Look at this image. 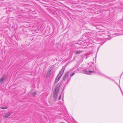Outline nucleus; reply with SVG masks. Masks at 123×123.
I'll list each match as a JSON object with an SVG mask.
<instances>
[{"label":"nucleus","instance_id":"10","mask_svg":"<svg viewBox=\"0 0 123 123\" xmlns=\"http://www.w3.org/2000/svg\"><path fill=\"white\" fill-rule=\"evenodd\" d=\"M36 93L35 92H34L33 93V96H36Z\"/></svg>","mask_w":123,"mask_h":123},{"label":"nucleus","instance_id":"11","mask_svg":"<svg viewBox=\"0 0 123 123\" xmlns=\"http://www.w3.org/2000/svg\"><path fill=\"white\" fill-rule=\"evenodd\" d=\"M52 69L51 68H50L48 70V72H49V73L51 71Z\"/></svg>","mask_w":123,"mask_h":123},{"label":"nucleus","instance_id":"9","mask_svg":"<svg viewBox=\"0 0 123 123\" xmlns=\"http://www.w3.org/2000/svg\"><path fill=\"white\" fill-rule=\"evenodd\" d=\"M7 107L6 106H5V107L2 106L1 107V108L2 109H7Z\"/></svg>","mask_w":123,"mask_h":123},{"label":"nucleus","instance_id":"14","mask_svg":"<svg viewBox=\"0 0 123 123\" xmlns=\"http://www.w3.org/2000/svg\"><path fill=\"white\" fill-rule=\"evenodd\" d=\"M123 34H122V33H121L119 34V35H122Z\"/></svg>","mask_w":123,"mask_h":123},{"label":"nucleus","instance_id":"15","mask_svg":"<svg viewBox=\"0 0 123 123\" xmlns=\"http://www.w3.org/2000/svg\"><path fill=\"white\" fill-rule=\"evenodd\" d=\"M88 56H86V59L87 58H88Z\"/></svg>","mask_w":123,"mask_h":123},{"label":"nucleus","instance_id":"13","mask_svg":"<svg viewBox=\"0 0 123 123\" xmlns=\"http://www.w3.org/2000/svg\"><path fill=\"white\" fill-rule=\"evenodd\" d=\"M120 90H121L122 93L123 94V92H122V90H121V89L120 87Z\"/></svg>","mask_w":123,"mask_h":123},{"label":"nucleus","instance_id":"1","mask_svg":"<svg viewBox=\"0 0 123 123\" xmlns=\"http://www.w3.org/2000/svg\"><path fill=\"white\" fill-rule=\"evenodd\" d=\"M81 72L84 74L91 75L95 73H98V74L100 75L104 76L105 77L108 79H110L109 77L104 75L102 72L98 70L94 66H92L91 65V63H89L87 66V68L85 70H82Z\"/></svg>","mask_w":123,"mask_h":123},{"label":"nucleus","instance_id":"12","mask_svg":"<svg viewBox=\"0 0 123 123\" xmlns=\"http://www.w3.org/2000/svg\"><path fill=\"white\" fill-rule=\"evenodd\" d=\"M61 94H62V93L61 94L60 96H59V98H58L59 100H60V99L61 98Z\"/></svg>","mask_w":123,"mask_h":123},{"label":"nucleus","instance_id":"3","mask_svg":"<svg viewBox=\"0 0 123 123\" xmlns=\"http://www.w3.org/2000/svg\"><path fill=\"white\" fill-rule=\"evenodd\" d=\"M65 67L64 66H63L59 74L55 79V83H57L59 80L63 73Z\"/></svg>","mask_w":123,"mask_h":123},{"label":"nucleus","instance_id":"16","mask_svg":"<svg viewBox=\"0 0 123 123\" xmlns=\"http://www.w3.org/2000/svg\"><path fill=\"white\" fill-rule=\"evenodd\" d=\"M74 68H73L72 69V71H73V70H74Z\"/></svg>","mask_w":123,"mask_h":123},{"label":"nucleus","instance_id":"5","mask_svg":"<svg viewBox=\"0 0 123 123\" xmlns=\"http://www.w3.org/2000/svg\"><path fill=\"white\" fill-rule=\"evenodd\" d=\"M12 112H8L7 113L5 114L3 116V118L5 119L7 118L11 115H12Z\"/></svg>","mask_w":123,"mask_h":123},{"label":"nucleus","instance_id":"4","mask_svg":"<svg viewBox=\"0 0 123 123\" xmlns=\"http://www.w3.org/2000/svg\"><path fill=\"white\" fill-rule=\"evenodd\" d=\"M60 85L61 83H58L55 87L53 95L54 97L55 98H56V97Z\"/></svg>","mask_w":123,"mask_h":123},{"label":"nucleus","instance_id":"7","mask_svg":"<svg viewBox=\"0 0 123 123\" xmlns=\"http://www.w3.org/2000/svg\"><path fill=\"white\" fill-rule=\"evenodd\" d=\"M82 52V51L80 50H78L76 51L75 52V54H76L78 55L80 53H81Z\"/></svg>","mask_w":123,"mask_h":123},{"label":"nucleus","instance_id":"8","mask_svg":"<svg viewBox=\"0 0 123 123\" xmlns=\"http://www.w3.org/2000/svg\"><path fill=\"white\" fill-rule=\"evenodd\" d=\"M77 71H78V69L76 71H74V72L72 74H70V77H72L75 74V73H76Z\"/></svg>","mask_w":123,"mask_h":123},{"label":"nucleus","instance_id":"2","mask_svg":"<svg viewBox=\"0 0 123 123\" xmlns=\"http://www.w3.org/2000/svg\"><path fill=\"white\" fill-rule=\"evenodd\" d=\"M69 71L67 72L64 76L62 82L64 84V87L63 88V90L62 91V92L64 89L66 85L68 84V82L71 79V77L69 78L68 76L69 74Z\"/></svg>","mask_w":123,"mask_h":123},{"label":"nucleus","instance_id":"6","mask_svg":"<svg viewBox=\"0 0 123 123\" xmlns=\"http://www.w3.org/2000/svg\"><path fill=\"white\" fill-rule=\"evenodd\" d=\"M5 76H3L2 78H1L0 79V83L1 84L5 81Z\"/></svg>","mask_w":123,"mask_h":123}]
</instances>
